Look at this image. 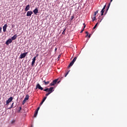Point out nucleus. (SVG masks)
Here are the masks:
<instances>
[{"mask_svg":"<svg viewBox=\"0 0 127 127\" xmlns=\"http://www.w3.org/2000/svg\"><path fill=\"white\" fill-rule=\"evenodd\" d=\"M7 27V24H4V26L3 27V32H5L6 31Z\"/></svg>","mask_w":127,"mask_h":127,"instance_id":"10","label":"nucleus"},{"mask_svg":"<svg viewBox=\"0 0 127 127\" xmlns=\"http://www.w3.org/2000/svg\"><path fill=\"white\" fill-rule=\"evenodd\" d=\"M74 19V16H72L70 18V20H73Z\"/></svg>","mask_w":127,"mask_h":127,"instance_id":"31","label":"nucleus"},{"mask_svg":"<svg viewBox=\"0 0 127 127\" xmlns=\"http://www.w3.org/2000/svg\"><path fill=\"white\" fill-rule=\"evenodd\" d=\"M60 56H61L60 55L59 56V57L58 58V59H59V58H60Z\"/></svg>","mask_w":127,"mask_h":127,"instance_id":"41","label":"nucleus"},{"mask_svg":"<svg viewBox=\"0 0 127 127\" xmlns=\"http://www.w3.org/2000/svg\"><path fill=\"white\" fill-rule=\"evenodd\" d=\"M39 109H40V107H39L37 110H36V112H38V111H39Z\"/></svg>","mask_w":127,"mask_h":127,"instance_id":"33","label":"nucleus"},{"mask_svg":"<svg viewBox=\"0 0 127 127\" xmlns=\"http://www.w3.org/2000/svg\"><path fill=\"white\" fill-rule=\"evenodd\" d=\"M43 83H45V84L46 85H48V84H49L50 82L49 81H46L45 80H44L43 81Z\"/></svg>","mask_w":127,"mask_h":127,"instance_id":"17","label":"nucleus"},{"mask_svg":"<svg viewBox=\"0 0 127 127\" xmlns=\"http://www.w3.org/2000/svg\"><path fill=\"white\" fill-rule=\"evenodd\" d=\"M12 108H11V106H10V107H9V108H8V110H10V109H11Z\"/></svg>","mask_w":127,"mask_h":127,"instance_id":"40","label":"nucleus"},{"mask_svg":"<svg viewBox=\"0 0 127 127\" xmlns=\"http://www.w3.org/2000/svg\"><path fill=\"white\" fill-rule=\"evenodd\" d=\"M53 89H54V87H50V88H46V89H44V91L45 92H50V90H51V91H53L54 90Z\"/></svg>","mask_w":127,"mask_h":127,"instance_id":"3","label":"nucleus"},{"mask_svg":"<svg viewBox=\"0 0 127 127\" xmlns=\"http://www.w3.org/2000/svg\"><path fill=\"white\" fill-rule=\"evenodd\" d=\"M26 101H27V100L24 99L22 102V105H24L25 104V103H26Z\"/></svg>","mask_w":127,"mask_h":127,"instance_id":"21","label":"nucleus"},{"mask_svg":"<svg viewBox=\"0 0 127 127\" xmlns=\"http://www.w3.org/2000/svg\"><path fill=\"white\" fill-rule=\"evenodd\" d=\"M69 71H67L64 75V77H67V75H68V74H69Z\"/></svg>","mask_w":127,"mask_h":127,"instance_id":"28","label":"nucleus"},{"mask_svg":"<svg viewBox=\"0 0 127 127\" xmlns=\"http://www.w3.org/2000/svg\"><path fill=\"white\" fill-rule=\"evenodd\" d=\"M30 8V6L29 5V4H28V5L26 6V7H25V11H28V10H29Z\"/></svg>","mask_w":127,"mask_h":127,"instance_id":"12","label":"nucleus"},{"mask_svg":"<svg viewBox=\"0 0 127 127\" xmlns=\"http://www.w3.org/2000/svg\"><path fill=\"white\" fill-rule=\"evenodd\" d=\"M76 60H77V57H75L73 60L72 61V62H73V63H75V61H76Z\"/></svg>","mask_w":127,"mask_h":127,"instance_id":"20","label":"nucleus"},{"mask_svg":"<svg viewBox=\"0 0 127 127\" xmlns=\"http://www.w3.org/2000/svg\"><path fill=\"white\" fill-rule=\"evenodd\" d=\"M58 80V79H55L53 80V82L50 83V86H54L56 84V83H57Z\"/></svg>","mask_w":127,"mask_h":127,"instance_id":"6","label":"nucleus"},{"mask_svg":"<svg viewBox=\"0 0 127 127\" xmlns=\"http://www.w3.org/2000/svg\"><path fill=\"white\" fill-rule=\"evenodd\" d=\"M16 37H17V35H15L13 37H11V40H15L16 39Z\"/></svg>","mask_w":127,"mask_h":127,"instance_id":"14","label":"nucleus"},{"mask_svg":"<svg viewBox=\"0 0 127 127\" xmlns=\"http://www.w3.org/2000/svg\"><path fill=\"white\" fill-rule=\"evenodd\" d=\"M29 99V95H28V94H27L24 98V100H26V101H28Z\"/></svg>","mask_w":127,"mask_h":127,"instance_id":"15","label":"nucleus"},{"mask_svg":"<svg viewBox=\"0 0 127 127\" xmlns=\"http://www.w3.org/2000/svg\"><path fill=\"white\" fill-rule=\"evenodd\" d=\"M14 123H15V121L13 120L11 121V124H14Z\"/></svg>","mask_w":127,"mask_h":127,"instance_id":"37","label":"nucleus"},{"mask_svg":"<svg viewBox=\"0 0 127 127\" xmlns=\"http://www.w3.org/2000/svg\"><path fill=\"white\" fill-rule=\"evenodd\" d=\"M74 64V63L73 62H71L69 64V65H68V67H71V66H73V64Z\"/></svg>","mask_w":127,"mask_h":127,"instance_id":"16","label":"nucleus"},{"mask_svg":"<svg viewBox=\"0 0 127 127\" xmlns=\"http://www.w3.org/2000/svg\"><path fill=\"white\" fill-rule=\"evenodd\" d=\"M69 71H67L64 75V77H67V75H68V74H69Z\"/></svg>","mask_w":127,"mask_h":127,"instance_id":"29","label":"nucleus"},{"mask_svg":"<svg viewBox=\"0 0 127 127\" xmlns=\"http://www.w3.org/2000/svg\"><path fill=\"white\" fill-rule=\"evenodd\" d=\"M21 109H22L21 107H19V110H18L19 112H20V111H21Z\"/></svg>","mask_w":127,"mask_h":127,"instance_id":"36","label":"nucleus"},{"mask_svg":"<svg viewBox=\"0 0 127 127\" xmlns=\"http://www.w3.org/2000/svg\"><path fill=\"white\" fill-rule=\"evenodd\" d=\"M28 54V52L24 53L23 54H21L20 55V59H22V58H25V57L26 56V55Z\"/></svg>","mask_w":127,"mask_h":127,"instance_id":"2","label":"nucleus"},{"mask_svg":"<svg viewBox=\"0 0 127 127\" xmlns=\"http://www.w3.org/2000/svg\"><path fill=\"white\" fill-rule=\"evenodd\" d=\"M112 1H113V0H111V2H112Z\"/></svg>","mask_w":127,"mask_h":127,"instance_id":"43","label":"nucleus"},{"mask_svg":"<svg viewBox=\"0 0 127 127\" xmlns=\"http://www.w3.org/2000/svg\"><path fill=\"white\" fill-rule=\"evenodd\" d=\"M33 12L34 13V14H37V13H38V9L37 8H35L34 10H33Z\"/></svg>","mask_w":127,"mask_h":127,"instance_id":"13","label":"nucleus"},{"mask_svg":"<svg viewBox=\"0 0 127 127\" xmlns=\"http://www.w3.org/2000/svg\"><path fill=\"white\" fill-rule=\"evenodd\" d=\"M98 25V23H97L93 27V29H95L96 27H97V26Z\"/></svg>","mask_w":127,"mask_h":127,"instance_id":"27","label":"nucleus"},{"mask_svg":"<svg viewBox=\"0 0 127 127\" xmlns=\"http://www.w3.org/2000/svg\"><path fill=\"white\" fill-rule=\"evenodd\" d=\"M37 114H38V112L35 111V113L34 115V118H36V116H37Z\"/></svg>","mask_w":127,"mask_h":127,"instance_id":"18","label":"nucleus"},{"mask_svg":"<svg viewBox=\"0 0 127 127\" xmlns=\"http://www.w3.org/2000/svg\"><path fill=\"white\" fill-rule=\"evenodd\" d=\"M83 25H85V23H83Z\"/></svg>","mask_w":127,"mask_h":127,"instance_id":"44","label":"nucleus"},{"mask_svg":"<svg viewBox=\"0 0 127 127\" xmlns=\"http://www.w3.org/2000/svg\"><path fill=\"white\" fill-rule=\"evenodd\" d=\"M36 89H39V90H43V87H42L39 83H38L36 85Z\"/></svg>","mask_w":127,"mask_h":127,"instance_id":"4","label":"nucleus"},{"mask_svg":"<svg viewBox=\"0 0 127 127\" xmlns=\"http://www.w3.org/2000/svg\"><path fill=\"white\" fill-rule=\"evenodd\" d=\"M85 33H86V34H87L86 36V37H87V36H88V35H89V33L88 32V31H86L85 32Z\"/></svg>","mask_w":127,"mask_h":127,"instance_id":"32","label":"nucleus"},{"mask_svg":"<svg viewBox=\"0 0 127 127\" xmlns=\"http://www.w3.org/2000/svg\"><path fill=\"white\" fill-rule=\"evenodd\" d=\"M102 20H103V18H102V19H98V22H101V21H102Z\"/></svg>","mask_w":127,"mask_h":127,"instance_id":"30","label":"nucleus"},{"mask_svg":"<svg viewBox=\"0 0 127 127\" xmlns=\"http://www.w3.org/2000/svg\"><path fill=\"white\" fill-rule=\"evenodd\" d=\"M86 28V25H84V27H83V28L82 30H81V32H80V33H82V32H83V31H84L85 28Z\"/></svg>","mask_w":127,"mask_h":127,"instance_id":"19","label":"nucleus"},{"mask_svg":"<svg viewBox=\"0 0 127 127\" xmlns=\"http://www.w3.org/2000/svg\"><path fill=\"white\" fill-rule=\"evenodd\" d=\"M12 100H13V98L12 97H10L6 102V106H8L9 103H11V102L12 101Z\"/></svg>","mask_w":127,"mask_h":127,"instance_id":"1","label":"nucleus"},{"mask_svg":"<svg viewBox=\"0 0 127 127\" xmlns=\"http://www.w3.org/2000/svg\"><path fill=\"white\" fill-rule=\"evenodd\" d=\"M91 37V34H90L89 36H88V38H90Z\"/></svg>","mask_w":127,"mask_h":127,"instance_id":"39","label":"nucleus"},{"mask_svg":"<svg viewBox=\"0 0 127 127\" xmlns=\"http://www.w3.org/2000/svg\"><path fill=\"white\" fill-rule=\"evenodd\" d=\"M98 12H99V10L95 12L94 15L96 16L98 14Z\"/></svg>","mask_w":127,"mask_h":127,"instance_id":"23","label":"nucleus"},{"mask_svg":"<svg viewBox=\"0 0 127 127\" xmlns=\"http://www.w3.org/2000/svg\"><path fill=\"white\" fill-rule=\"evenodd\" d=\"M11 42H12V40L11 39H9L6 41V45H9L10 43H11Z\"/></svg>","mask_w":127,"mask_h":127,"instance_id":"8","label":"nucleus"},{"mask_svg":"<svg viewBox=\"0 0 127 127\" xmlns=\"http://www.w3.org/2000/svg\"><path fill=\"white\" fill-rule=\"evenodd\" d=\"M43 103L44 102L43 101H42L41 103L40 104V106H41Z\"/></svg>","mask_w":127,"mask_h":127,"instance_id":"34","label":"nucleus"},{"mask_svg":"<svg viewBox=\"0 0 127 127\" xmlns=\"http://www.w3.org/2000/svg\"><path fill=\"white\" fill-rule=\"evenodd\" d=\"M105 8H106V5H105L103 8V9H102V10L101 11V16H102V15H104V12H105Z\"/></svg>","mask_w":127,"mask_h":127,"instance_id":"7","label":"nucleus"},{"mask_svg":"<svg viewBox=\"0 0 127 127\" xmlns=\"http://www.w3.org/2000/svg\"><path fill=\"white\" fill-rule=\"evenodd\" d=\"M46 99H47V97L46 96L44 98V99L42 100V102H45V100H46Z\"/></svg>","mask_w":127,"mask_h":127,"instance_id":"25","label":"nucleus"},{"mask_svg":"<svg viewBox=\"0 0 127 127\" xmlns=\"http://www.w3.org/2000/svg\"><path fill=\"white\" fill-rule=\"evenodd\" d=\"M93 21H95V20H96V16H95V15H94V16H93Z\"/></svg>","mask_w":127,"mask_h":127,"instance_id":"26","label":"nucleus"},{"mask_svg":"<svg viewBox=\"0 0 127 127\" xmlns=\"http://www.w3.org/2000/svg\"><path fill=\"white\" fill-rule=\"evenodd\" d=\"M32 13H33V12L32 11H28L27 12V16H31Z\"/></svg>","mask_w":127,"mask_h":127,"instance_id":"9","label":"nucleus"},{"mask_svg":"<svg viewBox=\"0 0 127 127\" xmlns=\"http://www.w3.org/2000/svg\"><path fill=\"white\" fill-rule=\"evenodd\" d=\"M54 90H51V89H50V91L48 92V93H47L46 94V97H48V96H49V95H50V94H51V93H53L54 92Z\"/></svg>","mask_w":127,"mask_h":127,"instance_id":"11","label":"nucleus"},{"mask_svg":"<svg viewBox=\"0 0 127 127\" xmlns=\"http://www.w3.org/2000/svg\"><path fill=\"white\" fill-rule=\"evenodd\" d=\"M1 29H2V28L0 27V33H1Z\"/></svg>","mask_w":127,"mask_h":127,"instance_id":"38","label":"nucleus"},{"mask_svg":"<svg viewBox=\"0 0 127 127\" xmlns=\"http://www.w3.org/2000/svg\"><path fill=\"white\" fill-rule=\"evenodd\" d=\"M110 5H111V3H109L108 4V7L106 10V11H107L108 10H109V8H110Z\"/></svg>","mask_w":127,"mask_h":127,"instance_id":"22","label":"nucleus"},{"mask_svg":"<svg viewBox=\"0 0 127 127\" xmlns=\"http://www.w3.org/2000/svg\"><path fill=\"white\" fill-rule=\"evenodd\" d=\"M57 50V48H56L55 50V51H56Z\"/></svg>","mask_w":127,"mask_h":127,"instance_id":"42","label":"nucleus"},{"mask_svg":"<svg viewBox=\"0 0 127 127\" xmlns=\"http://www.w3.org/2000/svg\"><path fill=\"white\" fill-rule=\"evenodd\" d=\"M59 82H60V81L58 83H59Z\"/></svg>","mask_w":127,"mask_h":127,"instance_id":"45","label":"nucleus"},{"mask_svg":"<svg viewBox=\"0 0 127 127\" xmlns=\"http://www.w3.org/2000/svg\"><path fill=\"white\" fill-rule=\"evenodd\" d=\"M66 30V28H65L64 30V31H63V32H62V34H63L64 35H65V31Z\"/></svg>","mask_w":127,"mask_h":127,"instance_id":"24","label":"nucleus"},{"mask_svg":"<svg viewBox=\"0 0 127 127\" xmlns=\"http://www.w3.org/2000/svg\"><path fill=\"white\" fill-rule=\"evenodd\" d=\"M36 60V57H34V58L33 59V61L32 62L31 65L32 67L34 66V64H35V61Z\"/></svg>","mask_w":127,"mask_h":127,"instance_id":"5","label":"nucleus"},{"mask_svg":"<svg viewBox=\"0 0 127 127\" xmlns=\"http://www.w3.org/2000/svg\"><path fill=\"white\" fill-rule=\"evenodd\" d=\"M14 104V103H12L11 105V108H13V104Z\"/></svg>","mask_w":127,"mask_h":127,"instance_id":"35","label":"nucleus"}]
</instances>
